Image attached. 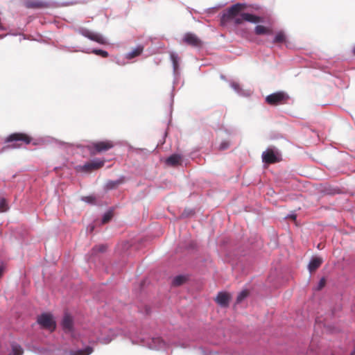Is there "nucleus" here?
<instances>
[{"instance_id": "nucleus-1", "label": "nucleus", "mask_w": 355, "mask_h": 355, "mask_svg": "<svg viewBox=\"0 0 355 355\" xmlns=\"http://www.w3.org/2000/svg\"><path fill=\"white\" fill-rule=\"evenodd\" d=\"M343 347H335L323 339L313 337L308 348L306 345L299 347L297 349L282 346L275 354L267 351L263 355H347ZM347 355H355V348Z\"/></svg>"}, {"instance_id": "nucleus-2", "label": "nucleus", "mask_w": 355, "mask_h": 355, "mask_svg": "<svg viewBox=\"0 0 355 355\" xmlns=\"http://www.w3.org/2000/svg\"><path fill=\"white\" fill-rule=\"evenodd\" d=\"M18 141H22L26 145L32 144L34 146L52 144L66 150L74 147L73 144L64 142L51 136L44 135L33 138L24 132L12 133L4 139L5 144Z\"/></svg>"}, {"instance_id": "nucleus-3", "label": "nucleus", "mask_w": 355, "mask_h": 355, "mask_svg": "<svg viewBox=\"0 0 355 355\" xmlns=\"http://www.w3.org/2000/svg\"><path fill=\"white\" fill-rule=\"evenodd\" d=\"M129 338L132 344L140 345L150 349L157 351L168 352L170 350L171 345L173 344L166 341L160 336H150L141 331L130 332ZM173 344L182 348L186 347L184 344L181 343L180 342L174 343Z\"/></svg>"}, {"instance_id": "nucleus-4", "label": "nucleus", "mask_w": 355, "mask_h": 355, "mask_svg": "<svg viewBox=\"0 0 355 355\" xmlns=\"http://www.w3.org/2000/svg\"><path fill=\"white\" fill-rule=\"evenodd\" d=\"M248 5L244 3H236L229 7L220 17L221 25H225L229 21L240 15L241 11L247 8Z\"/></svg>"}, {"instance_id": "nucleus-5", "label": "nucleus", "mask_w": 355, "mask_h": 355, "mask_svg": "<svg viewBox=\"0 0 355 355\" xmlns=\"http://www.w3.org/2000/svg\"><path fill=\"white\" fill-rule=\"evenodd\" d=\"M261 158L264 164H275L282 160V153L277 148L270 146L262 153Z\"/></svg>"}, {"instance_id": "nucleus-6", "label": "nucleus", "mask_w": 355, "mask_h": 355, "mask_svg": "<svg viewBox=\"0 0 355 355\" xmlns=\"http://www.w3.org/2000/svg\"><path fill=\"white\" fill-rule=\"evenodd\" d=\"M76 32L89 40L96 42L100 44H105L107 43V40L103 36V35L99 33L93 32L87 28L79 27L76 29Z\"/></svg>"}, {"instance_id": "nucleus-7", "label": "nucleus", "mask_w": 355, "mask_h": 355, "mask_svg": "<svg viewBox=\"0 0 355 355\" xmlns=\"http://www.w3.org/2000/svg\"><path fill=\"white\" fill-rule=\"evenodd\" d=\"M290 98L288 93L284 91H279L268 95L265 101L267 103L271 105H277L287 103Z\"/></svg>"}, {"instance_id": "nucleus-8", "label": "nucleus", "mask_w": 355, "mask_h": 355, "mask_svg": "<svg viewBox=\"0 0 355 355\" xmlns=\"http://www.w3.org/2000/svg\"><path fill=\"white\" fill-rule=\"evenodd\" d=\"M37 323L44 329L53 331L56 328V323L51 314L43 313L38 316Z\"/></svg>"}, {"instance_id": "nucleus-9", "label": "nucleus", "mask_w": 355, "mask_h": 355, "mask_svg": "<svg viewBox=\"0 0 355 355\" xmlns=\"http://www.w3.org/2000/svg\"><path fill=\"white\" fill-rule=\"evenodd\" d=\"M60 324L65 334H69L75 338L74 321L69 313H65L64 314Z\"/></svg>"}, {"instance_id": "nucleus-10", "label": "nucleus", "mask_w": 355, "mask_h": 355, "mask_svg": "<svg viewBox=\"0 0 355 355\" xmlns=\"http://www.w3.org/2000/svg\"><path fill=\"white\" fill-rule=\"evenodd\" d=\"M173 86L171 91L170 98H171V106L173 105L174 102V97H175V87H178L180 85V88L182 87L184 85V80L182 78V71H176L173 72Z\"/></svg>"}, {"instance_id": "nucleus-11", "label": "nucleus", "mask_w": 355, "mask_h": 355, "mask_svg": "<svg viewBox=\"0 0 355 355\" xmlns=\"http://www.w3.org/2000/svg\"><path fill=\"white\" fill-rule=\"evenodd\" d=\"M92 146L96 152L102 153L112 149L114 146V144L111 140H103L93 142Z\"/></svg>"}, {"instance_id": "nucleus-12", "label": "nucleus", "mask_w": 355, "mask_h": 355, "mask_svg": "<svg viewBox=\"0 0 355 355\" xmlns=\"http://www.w3.org/2000/svg\"><path fill=\"white\" fill-rule=\"evenodd\" d=\"M231 296L225 291H220L216 297V303L222 308H227L230 305Z\"/></svg>"}, {"instance_id": "nucleus-13", "label": "nucleus", "mask_w": 355, "mask_h": 355, "mask_svg": "<svg viewBox=\"0 0 355 355\" xmlns=\"http://www.w3.org/2000/svg\"><path fill=\"white\" fill-rule=\"evenodd\" d=\"M94 352V347L89 345H84L82 347L71 349L69 355H90Z\"/></svg>"}, {"instance_id": "nucleus-14", "label": "nucleus", "mask_w": 355, "mask_h": 355, "mask_svg": "<svg viewBox=\"0 0 355 355\" xmlns=\"http://www.w3.org/2000/svg\"><path fill=\"white\" fill-rule=\"evenodd\" d=\"M170 60L172 64L173 72L181 71L180 63L181 58L175 51L169 52Z\"/></svg>"}, {"instance_id": "nucleus-15", "label": "nucleus", "mask_w": 355, "mask_h": 355, "mask_svg": "<svg viewBox=\"0 0 355 355\" xmlns=\"http://www.w3.org/2000/svg\"><path fill=\"white\" fill-rule=\"evenodd\" d=\"M323 259L318 256H313L308 264V270L310 273L316 270L322 263Z\"/></svg>"}, {"instance_id": "nucleus-16", "label": "nucleus", "mask_w": 355, "mask_h": 355, "mask_svg": "<svg viewBox=\"0 0 355 355\" xmlns=\"http://www.w3.org/2000/svg\"><path fill=\"white\" fill-rule=\"evenodd\" d=\"M184 42L193 46H198L200 45L201 42L200 39L193 33H187L183 38Z\"/></svg>"}, {"instance_id": "nucleus-17", "label": "nucleus", "mask_w": 355, "mask_h": 355, "mask_svg": "<svg viewBox=\"0 0 355 355\" xmlns=\"http://www.w3.org/2000/svg\"><path fill=\"white\" fill-rule=\"evenodd\" d=\"M48 5L47 2L40 0H26L24 1V6L27 8H46Z\"/></svg>"}, {"instance_id": "nucleus-18", "label": "nucleus", "mask_w": 355, "mask_h": 355, "mask_svg": "<svg viewBox=\"0 0 355 355\" xmlns=\"http://www.w3.org/2000/svg\"><path fill=\"white\" fill-rule=\"evenodd\" d=\"M230 87L241 96H249L250 92L249 91L243 90L239 83L230 80L229 82Z\"/></svg>"}, {"instance_id": "nucleus-19", "label": "nucleus", "mask_w": 355, "mask_h": 355, "mask_svg": "<svg viewBox=\"0 0 355 355\" xmlns=\"http://www.w3.org/2000/svg\"><path fill=\"white\" fill-rule=\"evenodd\" d=\"M257 35H269L272 34V31L270 27L257 24L254 29Z\"/></svg>"}, {"instance_id": "nucleus-20", "label": "nucleus", "mask_w": 355, "mask_h": 355, "mask_svg": "<svg viewBox=\"0 0 355 355\" xmlns=\"http://www.w3.org/2000/svg\"><path fill=\"white\" fill-rule=\"evenodd\" d=\"M75 51H81L85 53H94L96 55H99L102 58H107L109 55V53L107 51L101 49H86L82 50H76Z\"/></svg>"}, {"instance_id": "nucleus-21", "label": "nucleus", "mask_w": 355, "mask_h": 355, "mask_svg": "<svg viewBox=\"0 0 355 355\" xmlns=\"http://www.w3.org/2000/svg\"><path fill=\"white\" fill-rule=\"evenodd\" d=\"M144 46L141 44L137 45L135 49L125 54V58L128 60H131L140 55L144 51Z\"/></svg>"}, {"instance_id": "nucleus-22", "label": "nucleus", "mask_w": 355, "mask_h": 355, "mask_svg": "<svg viewBox=\"0 0 355 355\" xmlns=\"http://www.w3.org/2000/svg\"><path fill=\"white\" fill-rule=\"evenodd\" d=\"M124 181V177L121 176L115 180H108L105 186V189L107 191L116 189L119 184H121Z\"/></svg>"}, {"instance_id": "nucleus-23", "label": "nucleus", "mask_w": 355, "mask_h": 355, "mask_svg": "<svg viewBox=\"0 0 355 355\" xmlns=\"http://www.w3.org/2000/svg\"><path fill=\"white\" fill-rule=\"evenodd\" d=\"M287 42V37L284 31H279L276 33L275 37L272 39V43L274 44H282Z\"/></svg>"}, {"instance_id": "nucleus-24", "label": "nucleus", "mask_w": 355, "mask_h": 355, "mask_svg": "<svg viewBox=\"0 0 355 355\" xmlns=\"http://www.w3.org/2000/svg\"><path fill=\"white\" fill-rule=\"evenodd\" d=\"M116 334H114L112 329H110V332L106 336H102L98 338V341L103 345H107L111 343L114 338L116 337Z\"/></svg>"}, {"instance_id": "nucleus-25", "label": "nucleus", "mask_w": 355, "mask_h": 355, "mask_svg": "<svg viewBox=\"0 0 355 355\" xmlns=\"http://www.w3.org/2000/svg\"><path fill=\"white\" fill-rule=\"evenodd\" d=\"M181 158V156L178 154H172L166 159V164L168 166H175L180 163Z\"/></svg>"}, {"instance_id": "nucleus-26", "label": "nucleus", "mask_w": 355, "mask_h": 355, "mask_svg": "<svg viewBox=\"0 0 355 355\" xmlns=\"http://www.w3.org/2000/svg\"><path fill=\"white\" fill-rule=\"evenodd\" d=\"M10 347H11V351H10L9 355H23L24 354V349L19 344H18L15 342H12L10 344Z\"/></svg>"}, {"instance_id": "nucleus-27", "label": "nucleus", "mask_w": 355, "mask_h": 355, "mask_svg": "<svg viewBox=\"0 0 355 355\" xmlns=\"http://www.w3.org/2000/svg\"><path fill=\"white\" fill-rule=\"evenodd\" d=\"M107 249V245L106 244H100L94 245L91 250V255L96 256L98 253H103Z\"/></svg>"}, {"instance_id": "nucleus-28", "label": "nucleus", "mask_w": 355, "mask_h": 355, "mask_svg": "<svg viewBox=\"0 0 355 355\" xmlns=\"http://www.w3.org/2000/svg\"><path fill=\"white\" fill-rule=\"evenodd\" d=\"M187 278L185 275H178L173 277L172 280V284L176 286H180L183 284L187 281Z\"/></svg>"}, {"instance_id": "nucleus-29", "label": "nucleus", "mask_w": 355, "mask_h": 355, "mask_svg": "<svg viewBox=\"0 0 355 355\" xmlns=\"http://www.w3.org/2000/svg\"><path fill=\"white\" fill-rule=\"evenodd\" d=\"M256 19V15L243 12V19H245V21L257 24Z\"/></svg>"}, {"instance_id": "nucleus-30", "label": "nucleus", "mask_w": 355, "mask_h": 355, "mask_svg": "<svg viewBox=\"0 0 355 355\" xmlns=\"http://www.w3.org/2000/svg\"><path fill=\"white\" fill-rule=\"evenodd\" d=\"M113 217V210L112 209H110L109 210H107V211H105L103 216H102V219H101V223L103 224H105L108 222H110L111 220V219Z\"/></svg>"}, {"instance_id": "nucleus-31", "label": "nucleus", "mask_w": 355, "mask_h": 355, "mask_svg": "<svg viewBox=\"0 0 355 355\" xmlns=\"http://www.w3.org/2000/svg\"><path fill=\"white\" fill-rule=\"evenodd\" d=\"M9 209L7 200L3 197H0V212H5Z\"/></svg>"}, {"instance_id": "nucleus-32", "label": "nucleus", "mask_w": 355, "mask_h": 355, "mask_svg": "<svg viewBox=\"0 0 355 355\" xmlns=\"http://www.w3.org/2000/svg\"><path fill=\"white\" fill-rule=\"evenodd\" d=\"M78 168L84 172H89L93 170L91 161L85 162L83 165L78 166Z\"/></svg>"}, {"instance_id": "nucleus-33", "label": "nucleus", "mask_w": 355, "mask_h": 355, "mask_svg": "<svg viewBox=\"0 0 355 355\" xmlns=\"http://www.w3.org/2000/svg\"><path fill=\"white\" fill-rule=\"evenodd\" d=\"M248 292L247 290H243L241 291L237 295V297H236V302L237 303H240L243 300H245L247 297H248Z\"/></svg>"}, {"instance_id": "nucleus-34", "label": "nucleus", "mask_w": 355, "mask_h": 355, "mask_svg": "<svg viewBox=\"0 0 355 355\" xmlns=\"http://www.w3.org/2000/svg\"><path fill=\"white\" fill-rule=\"evenodd\" d=\"M91 163H92L93 170L99 168L101 166H103L104 164V162L103 161H101L98 159L91 160Z\"/></svg>"}, {"instance_id": "nucleus-35", "label": "nucleus", "mask_w": 355, "mask_h": 355, "mask_svg": "<svg viewBox=\"0 0 355 355\" xmlns=\"http://www.w3.org/2000/svg\"><path fill=\"white\" fill-rule=\"evenodd\" d=\"M81 200L88 204L94 205L96 202V198L94 196H83Z\"/></svg>"}, {"instance_id": "nucleus-36", "label": "nucleus", "mask_w": 355, "mask_h": 355, "mask_svg": "<svg viewBox=\"0 0 355 355\" xmlns=\"http://www.w3.org/2000/svg\"><path fill=\"white\" fill-rule=\"evenodd\" d=\"M326 282L327 281H326L325 277H322L320 279V281H319L318 285L316 286V287L315 288V291H320V290H322L324 287V286L326 285Z\"/></svg>"}, {"instance_id": "nucleus-37", "label": "nucleus", "mask_w": 355, "mask_h": 355, "mask_svg": "<svg viewBox=\"0 0 355 355\" xmlns=\"http://www.w3.org/2000/svg\"><path fill=\"white\" fill-rule=\"evenodd\" d=\"M196 243L193 241H189L188 243L185 244L184 248L187 250H193L196 248Z\"/></svg>"}, {"instance_id": "nucleus-38", "label": "nucleus", "mask_w": 355, "mask_h": 355, "mask_svg": "<svg viewBox=\"0 0 355 355\" xmlns=\"http://www.w3.org/2000/svg\"><path fill=\"white\" fill-rule=\"evenodd\" d=\"M195 214V211L192 209H185L182 213V215L181 216L182 218H187V217H189L193 214Z\"/></svg>"}, {"instance_id": "nucleus-39", "label": "nucleus", "mask_w": 355, "mask_h": 355, "mask_svg": "<svg viewBox=\"0 0 355 355\" xmlns=\"http://www.w3.org/2000/svg\"><path fill=\"white\" fill-rule=\"evenodd\" d=\"M233 20L235 25L241 24L243 21H245V19H243V12H241L239 15L235 17Z\"/></svg>"}, {"instance_id": "nucleus-40", "label": "nucleus", "mask_w": 355, "mask_h": 355, "mask_svg": "<svg viewBox=\"0 0 355 355\" xmlns=\"http://www.w3.org/2000/svg\"><path fill=\"white\" fill-rule=\"evenodd\" d=\"M230 141L224 140L220 142L218 148L220 150H225L227 149L230 147Z\"/></svg>"}, {"instance_id": "nucleus-41", "label": "nucleus", "mask_w": 355, "mask_h": 355, "mask_svg": "<svg viewBox=\"0 0 355 355\" xmlns=\"http://www.w3.org/2000/svg\"><path fill=\"white\" fill-rule=\"evenodd\" d=\"M223 6H224V4H219L218 6H216L208 8L205 10V12H207V14H211L215 9L220 8L223 7Z\"/></svg>"}, {"instance_id": "nucleus-42", "label": "nucleus", "mask_w": 355, "mask_h": 355, "mask_svg": "<svg viewBox=\"0 0 355 355\" xmlns=\"http://www.w3.org/2000/svg\"><path fill=\"white\" fill-rule=\"evenodd\" d=\"M336 190H337V189H325V193H326L327 194H328V195H334V194H335V193H338V192L336 191Z\"/></svg>"}, {"instance_id": "nucleus-43", "label": "nucleus", "mask_w": 355, "mask_h": 355, "mask_svg": "<svg viewBox=\"0 0 355 355\" xmlns=\"http://www.w3.org/2000/svg\"><path fill=\"white\" fill-rule=\"evenodd\" d=\"M257 24L259 23H263L265 21L264 17L259 15H256Z\"/></svg>"}, {"instance_id": "nucleus-44", "label": "nucleus", "mask_w": 355, "mask_h": 355, "mask_svg": "<svg viewBox=\"0 0 355 355\" xmlns=\"http://www.w3.org/2000/svg\"><path fill=\"white\" fill-rule=\"evenodd\" d=\"M250 7H251L252 10L256 11H258L261 9V6L258 4H252L250 5Z\"/></svg>"}, {"instance_id": "nucleus-45", "label": "nucleus", "mask_w": 355, "mask_h": 355, "mask_svg": "<svg viewBox=\"0 0 355 355\" xmlns=\"http://www.w3.org/2000/svg\"><path fill=\"white\" fill-rule=\"evenodd\" d=\"M94 225L90 224L89 225H88V227H87V231H89V232H93V231H94Z\"/></svg>"}, {"instance_id": "nucleus-46", "label": "nucleus", "mask_w": 355, "mask_h": 355, "mask_svg": "<svg viewBox=\"0 0 355 355\" xmlns=\"http://www.w3.org/2000/svg\"><path fill=\"white\" fill-rule=\"evenodd\" d=\"M116 63L119 65H123L125 64L124 62H121L119 60H116Z\"/></svg>"}, {"instance_id": "nucleus-47", "label": "nucleus", "mask_w": 355, "mask_h": 355, "mask_svg": "<svg viewBox=\"0 0 355 355\" xmlns=\"http://www.w3.org/2000/svg\"><path fill=\"white\" fill-rule=\"evenodd\" d=\"M3 270H4L3 267V266H0V278L3 275Z\"/></svg>"}, {"instance_id": "nucleus-48", "label": "nucleus", "mask_w": 355, "mask_h": 355, "mask_svg": "<svg viewBox=\"0 0 355 355\" xmlns=\"http://www.w3.org/2000/svg\"><path fill=\"white\" fill-rule=\"evenodd\" d=\"M187 10L192 15V11H193V9L191 8L190 7H187Z\"/></svg>"}, {"instance_id": "nucleus-49", "label": "nucleus", "mask_w": 355, "mask_h": 355, "mask_svg": "<svg viewBox=\"0 0 355 355\" xmlns=\"http://www.w3.org/2000/svg\"><path fill=\"white\" fill-rule=\"evenodd\" d=\"M352 52L353 53L354 55H355V46L352 48Z\"/></svg>"}, {"instance_id": "nucleus-50", "label": "nucleus", "mask_w": 355, "mask_h": 355, "mask_svg": "<svg viewBox=\"0 0 355 355\" xmlns=\"http://www.w3.org/2000/svg\"><path fill=\"white\" fill-rule=\"evenodd\" d=\"M288 217H291V218H293L294 219H295V216L294 214H292V215H288Z\"/></svg>"}, {"instance_id": "nucleus-51", "label": "nucleus", "mask_w": 355, "mask_h": 355, "mask_svg": "<svg viewBox=\"0 0 355 355\" xmlns=\"http://www.w3.org/2000/svg\"><path fill=\"white\" fill-rule=\"evenodd\" d=\"M0 30H3V26H1V24H0Z\"/></svg>"}, {"instance_id": "nucleus-52", "label": "nucleus", "mask_w": 355, "mask_h": 355, "mask_svg": "<svg viewBox=\"0 0 355 355\" xmlns=\"http://www.w3.org/2000/svg\"><path fill=\"white\" fill-rule=\"evenodd\" d=\"M3 37H4L3 35H0V40L3 39Z\"/></svg>"}, {"instance_id": "nucleus-53", "label": "nucleus", "mask_w": 355, "mask_h": 355, "mask_svg": "<svg viewBox=\"0 0 355 355\" xmlns=\"http://www.w3.org/2000/svg\"><path fill=\"white\" fill-rule=\"evenodd\" d=\"M12 148H16L17 146L15 145H11L10 146Z\"/></svg>"}, {"instance_id": "nucleus-54", "label": "nucleus", "mask_w": 355, "mask_h": 355, "mask_svg": "<svg viewBox=\"0 0 355 355\" xmlns=\"http://www.w3.org/2000/svg\"><path fill=\"white\" fill-rule=\"evenodd\" d=\"M166 135H167V132H165V133H164V137H166Z\"/></svg>"}]
</instances>
